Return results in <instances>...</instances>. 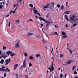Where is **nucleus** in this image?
Returning <instances> with one entry per match:
<instances>
[{"mask_svg":"<svg viewBox=\"0 0 78 78\" xmlns=\"http://www.w3.org/2000/svg\"><path fill=\"white\" fill-rule=\"evenodd\" d=\"M4 77H6V73H5L4 74Z\"/></svg>","mask_w":78,"mask_h":78,"instance_id":"a18cd8bd","label":"nucleus"},{"mask_svg":"<svg viewBox=\"0 0 78 78\" xmlns=\"http://www.w3.org/2000/svg\"><path fill=\"white\" fill-rule=\"evenodd\" d=\"M49 25H50V24H48H48H46V28H47V27H48L49 26Z\"/></svg>","mask_w":78,"mask_h":78,"instance_id":"c85d7f7f","label":"nucleus"},{"mask_svg":"<svg viewBox=\"0 0 78 78\" xmlns=\"http://www.w3.org/2000/svg\"><path fill=\"white\" fill-rule=\"evenodd\" d=\"M3 71H4L5 72H7V70H6L3 69Z\"/></svg>","mask_w":78,"mask_h":78,"instance_id":"de8ad7c7","label":"nucleus"},{"mask_svg":"<svg viewBox=\"0 0 78 78\" xmlns=\"http://www.w3.org/2000/svg\"><path fill=\"white\" fill-rule=\"evenodd\" d=\"M43 24H41V27H43Z\"/></svg>","mask_w":78,"mask_h":78,"instance_id":"052dcab7","label":"nucleus"},{"mask_svg":"<svg viewBox=\"0 0 78 78\" xmlns=\"http://www.w3.org/2000/svg\"><path fill=\"white\" fill-rule=\"evenodd\" d=\"M62 36H64L66 34V33L64 32H62Z\"/></svg>","mask_w":78,"mask_h":78,"instance_id":"4be33fe9","label":"nucleus"},{"mask_svg":"<svg viewBox=\"0 0 78 78\" xmlns=\"http://www.w3.org/2000/svg\"><path fill=\"white\" fill-rule=\"evenodd\" d=\"M51 5H53V6H55V3L53 2H51Z\"/></svg>","mask_w":78,"mask_h":78,"instance_id":"37998d69","label":"nucleus"},{"mask_svg":"<svg viewBox=\"0 0 78 78\" xmlns=\"http://www.w3.org/2000/svg\"><path fill=\"white\" fill-rule=\"evenodd\" d=\"M67 50L69 51V52H70V53L71 54H72V51L70 49H69V48H67Z\"/></svg>","mask_w":78,"mask_h":78,"instance_id":"a211bd4d","label":"nucleus"},{"mask_svg":"<svg viewBox=\"0 0 78 78\" xmlns=\"http://www.w3.org/2000/svg\"><path fill=\"white\" fill-rule=\"evenodd\" d=\"M10 61H11V59H10V58H9V60H8V59H7L5 61V63H6L5 65L6 66V65H7V64H8V63H9V62H10Z\"/></svg>","mask_w":78,"mask_h":78,"instance_id":"20e7f679","label":"nucleus"},{"mask_svg":"<svg viewBox=\"0 0 78 78\" xmlns=\"http://www.w3.org/2000/svg\"><path fill=\"white\" fill-rule=\"evenodd\" d=\"M10 26H11V25L10 24V22H9V27H10Z\"/></svg>","mask_w":78,"mask_h":78,"instance_id":"4d7b16f0","label":"nucleus"},{"mask_svg":"<svg viewBox=\"0 0 78 78\" xmlns=\"http://www.w3.org/2000/svg\"><path fill=\"white\" fill-rule=\"evenodd\" d=\"M66 28H67V27H68V26L67 25V24L66 25Z\"/></svg>","mask_w":78,"mask_h":78,"instance_id":"680f3d73","label":"nucleus"},{"mask_svg":"<svg viewBox=\"0 0 78 78\" xmlns=\"http://www.w3.org/2000/svg\"><path fill=\"white\" fill-rule=\"evenodd\" d=\"M22 0H18L17 1V3H19L20 4V5H21V3L22 2Z\"/></svg>","mask_w":78,"mask_h":78,"instance_id":"412c9836","label":"nucleus"},{"mask_svg":"<svg viewBox=\"0 0 78 78\" xmlns=\"http://www.w3.org/2000/svg\"><path fill=\"white\" fill-rule=\"evenodd\" d=\"M19 3H17V4H15L13 5V7L14 8H15V7H16L15 9H17L18 8V6H19Z\"/></svg>","mask_w":78,"mask_h":78,"instance_id":"9d476101","label":"nucleus"},{"mask_svg":"<svg viewBox=\"0 0 78 78\" xmlns=\"http://www.w3.org/2000/svg\"><path fill=\"white\" fill-rule=\"evenodd\" d=\"M12 53V52H11V51H9L8 52H6V54H7V55H9V54H10V55H11V53Z\"/></svg>","mask_w":78,"mask_h":78,"instance_id":"f3484780","label":"nucleus"},{"mask_svg":"<svg viewBox=\"0 0 78 78\" xmlns=\"http://www.w3.org/2000/svg\"><path fill=\"white\" fill-rule=\"evenodd\" d=\"M65 17L66 19L67 20V21L68 22L69 21H70V20L68 19V17H67V15H66L64 16Z\"/></svg>","mask_w":78,"mask_h":78,"instance_id":"2eb2a0df","label":"nucleus"},{"mask_svg":"<svg viewBox=\"0 0 78 78\" xmlns=\"http://www.w3.org/2000/svg\"><path fill=\"white\" fill-rule=\"evenodd\" d=\"M60 6H61V5H59V4H57V7L58 8H59Z\"/></svg>","mask_w":78,"mask_h":78,"instance_id":"cd10ccee","label":"nucleus"},{"mask_svg":"<svg viewBox=\"0 0 78 78\" xmlns=\"http://www.w3.org/2000/svg\"><path fill=\"white\" fill-rule=\"evenodd\" d=\"M2 54V51H0V55H1Z\"/></svg>","mask_w":78,"mask_h":78,"instance_id":"69168bd1","label":"nucleus"},{"mask_svg":"<svg viewBox=\"0 0 78 78\" xmlns=\"http://www.w3.org/2000/svg\"><path fill=\"white\" fill-rule=\"evenodd\" d=\"M63 76L62 75V74H61V75H60V78H62Z\"/></svg>","mask_w":78,"mask_h":78,"instance_id":"ea45409f","label":"nucleus"},{"mask_svg":"<svg viewBox=\"0 0 78 78\" xmlns=\"http://www.w3.org/2000/svg\"><path fill=\"white\" fill-rule=\"evenodd\" d=\"M6 47H5L4 46H3V50H6Z\"/></svg>","mask_w":78,"mask_h":78,"instance_id":"473e14b6","label":"nucleus"},{"mask_svg":"<svg viewBox=\"0 0 78 78\" xmlns=\"http://www.w3.org/2000/svg\"><path fill=\"white\" fill-rule=\"evenodd\" d=\"M67 35L66 34V35H63V36L62 37V38L63 39H65V38H67Z\"/></svg>","mask_w":78,"mask_h":78,"instance_id":"ddd939ff","label":"nucleus"},{"mask_svg":"<svg viewBox=\"0 0 78 78\" xmlns=\"http://www.w3.org/2000/svg\"><path fill=\"white\" fill-rule=\"evenodd\" d=\"M15 55V54H12L11 53L10 54L11 56H14Z\"/></svg>","mask_w":78,"mask_h":78,"instance_id":"f704fd0d","label":"nucleus"},{"mask_svg":"<svg viewBox=\"0 0 78 78\" xmlns=\"http://www.w3.org/2000/svg\"><path fill=\"white\" fill-rule=\"evenodd\" d=\"M77 24H73V27H75V26H76V25Z\"/></svg>","mask_w":78,"mask_h":78,"instance_id":"49530a36","label":"nucleus"},{"mask_svg":"<svg viewBox=\"0 0 78 78\" xmlns=\"http://www.w3.org/2000/svg\"><path fill=\"white\" fill-rule=\"evenodd\" d=\"M2 67L3 69H5L6 68V67H5V66H2Z\"/></svg>","mask_w":78,"mask_h":78,"instance_id":"864d4df0","label":"nucleus"},{"mask_svg":"<svg viewBox=\"0 0 78 78\" xmlns=\"http://www.w3.org/2000/svg\"><path fill=\"white\" fill-rule=\"evenodd\" d=\"M40 56V55H39V54H37L36 55V56L37 58H38L39 56Z\"/></svg>","mask_w":78,"mask_h":78,"instance_id":"c9c22d12","label":"nucleus"},{"mask_svg":"<svg viewBox=\"0 0 78 78\" xmlns=\"http://www.w3.org/2000/svg\"><path fill=\"white\" fill-rule=\"evenodd\" d=\"M29 22H33V20H32L31 19H30L29 20L27 21V22L28 23Z\"/></svg>","mask_w":78,"mask_h":78,"instance_id":"6ab92c4d","label":"nucleus"},{"mask_svg":"<svg viewBox=\"0 0 78 78\" xmlns=\"http://www.w3.org/2000/svg\"><path fill=\"white\" fill-rule=\"evenodd\" d=\"M2 3L3 5H5V2H3Z\"/></svg>","mask_w":78,"mask_h":78,"instance_id":"e2e57ef3","label":"nucleus"},{"mask_svg":"<svg viewBox=\"0 0 78 78\" xmlns=\"http://www.w3.org/2000/svg\"><path fill=\"white\" fill-rule=\"evenodd\" d=\"M69 13H70V12L69 11L64 12V13L66 14H69Z\"/></svg>","mask_w":78,"mask_h":78,"instance_id":"b1692460","label":"nucleus"},{"mask_svg":"<svg viewBox=\"0 0 78 78\" xmlns=\"http://www.w3.org/2000/svg\"><path fill=\"white\" fill-rule=\"evenodd\" d=\"M35 37L37 38H39V39H41V37L38 34H36L35 35Z\"/></svg>","mask_w":78,"mask_h":78,"instance_id":"4468645a","label":"nucleus"},{"mask_svg":"<svg viewBox=\"0 0 78 78\" xmlns=\"http://www.w3.org/2000/svg\"><path fill=\"white\" fill-rule=\"evenodd\" d=\"M2 5H0V9H2Z\"/></svg>","mask_w":78,"mask_h":78,"instance_id":"8fccbe9b","label":"nucleus"},{"mask_svg":"<svg viewBox=\"0 0 78 78\" xmlns=\"http://www.w3.org/2000/svg\"><path fill=\"white\" fill-rule=\"evenodd\" d=\"M74 78H78V77L76 76Z\"/></svg>","mask_w":78,"mask_h":78,"instance_id":"774afa93","label":"nucleus"},{"mask_svg":"<svg viewBox=\"0 0 78 78\" xmlns=\"http://www.w3.org/2000/svg\"><path fill=\"white\" fill-rule=\"evenodd\" d=\"M74 73H75V74H77V72L76 71L74 72Z\"/></svg>","mask_w":78,"mask_h":78,"instance_id":"09e8293b","label":"nucleus"},{"mask_svg":"<svg viewBox=\"0 0 78 78\" xmlns=\"http://www.w3.org/2000/svg\"><path fill=\"white\" fill-rule=\"evenodd\" d=\"M60 57H61V58H63V57H64V54H60Z\"/></svg>","mask_w":78,"mask_h":78,"instance_id":"a878e982","label":"nucleus"},{"mask_svg":"<svg viewBox=\"0 0 78 78\" xmlns=\"http://www.w3.org/2000/svg\"><path fill=\"white\" fill-rule=\"evenodd\" d=\"M55 34H56V35L58 36V33H57V32H54L51 33V35H52V36H53V35H55Z\"/></svg>","mask_w":78,"mask_h":78,"instance_id":"f8f14e48","label":"nucleus"},{"mask_svg":"<svg viewBox=\"0 0 78 78\" xmlns=\"http://www.w3.org/2000/svg\"><path fill=\"white\" fill-rule=\"evenodd\" d=\"M75 16L74 15H73L72 16V17L71 16H70L69 18V19H71V20H73V22L74 21V19H75Z\"/></svg>","mask_w":78,"mask_h":78,"instance_id":"0eeeda50","label":"nucleus"},{"mask_svg":"<svg viewBox=\"0 0 78 78\" xmlns=\"http://www.w3.org/2000/svg\"><path fill=\"white\" fill-rule=\"evenodd\" d=\"M25 62H26V60L25 59L24 61L23 62V65L21 67L22 68H23V67H26V65H27V64L25 63Z\"/></svg>","mask_w":78,"mask_h":78,"instance_id":"423d86ee","label":"nucleus"},{"mask_svg":"<svg viewBox=\"0 0 78 78\" xmlns=\"http://www.w3.org/2000/svg\"><path fill=\"white\" fill-rule=\"evenodd\" d=\"M29 67H30L31 66H32V64H31V62H30L29 64Z\"/></svg>","mask_w":78,"mask_h":78,"instance_id":"c756f323","label":"nucleus"},{"mask_svg":"<svg viewBox=\"0 0 78 78\" xmlns=\"http://www.w3.org/2000/svg\"><path fill=\"white\" fill-rule=\"evenodd\" d=\"M53 48H51V52H53Z\"/></svg>","mask_w":78,"mask_h":78,"instance_id":"bf43d9fd","label":"nucleus"},{"mask_svg":"<svg viewBox=\"0 0 78 78\" xmlns=\"http://www.w3.org/2000/svg\"><path fill=\"white\" fill-rule=\"evenodd\" d=\"M9 16V15H7L6 16V17H8Z\"/></svg>","mask_w":78,"mask_h":78,"instance_id":"3c124183","label":"nucleus"},{"mask_svg":"<svg viewBox=\"0 0 78 78\" xmlns=\"http://www.w3.org/2000/svg\"><path fill=\"white\" fill-rule=\"evenodd\" d=\"M16 22H19V20H17L16 21Z\"/></svg>","mask_w":78,"mask_h":78,"instance_id":"5fc2aeb1","label":"nucleus"},{"mask_svg":"<svg viewBox=\"0 0 78 78\" xmlns=\"http://www.w3.org/2000/svg\"><path fill=\"white\" fill-rule=\"evenodd\" d=\"M64 5H62L61 7V9L62 10H64Z\"/></svg>","mask_w":78,"mask_h":78,"instance_id":"2f4dec72","label":"nucleus"},{"mask_svg":"<svg viewBox=\"0 0 78 78\" xmlns=\"http://www.w3.org/2000/svg\"><path fill=\"white\" fill-rule=\"evenodd\" d=\"M29 6L31 8H33V5L31 4H30L29 5Z\"/></svg>","mask_w":78,"mask_h":78,"instance_id":"7c9ffc66","label":"nucleus"},{"mask_svg":"<svg viewBox=\"0 0 78 78\" xmlns=\"http://www.w3.org/2000/svg\"><path fill=\"white\" fill-rule=\"evenodd\" d=\"M34 33L32 32H29L27 34V36H33L34 34Z\"/></svg>","mask_w":78,"mask_h":78,"instance_id":"6e6552de","label":"nucleus"},{"mask_svg":"<svg viewBox=\"0 0 78 78\" xmlns=\"http://www.w3.org/2000/svg\"><path fill=\"white\" fill-rule=\"evenodd\" d=\"M35 17L37 19H38V17L37 16H35Z\"/></svg>","mask_w":78,"mask_h":78,"instance_id":"6e6d98bb","label":"nucleus"},{"mask_svg":"<svg viewBox=\"0 0 78 78\" xmlns=\"http://www.w3.org/2000/svg\"><path fill=\"white\" fill-rule=\"evenodd\" d=\"M76 20H78V19L77 18H76L75 20H74L73 22H76Z\"/></svg>","mask_w":78,"mask_h":78,"instance_id":"a19ab883","label":"nucleus"},{"mask_svg":"<svg viewBox=\"0 0 78 78\" xmlns=\"http://www.w3.org/2000/svg\"><path fill=\"white\" fill-rule=\"evenodd\" d=\"M33 10L34 11V13H35V14H38L39 16H41V15L40 13H38V11L36 10V9L35 7H34L33 8Z\"/></svg>","mask_w":78,"mask_h":78,"instance_id":"f257e3e1","label":"nucleus"},{"mask_svg":"<svg viewBox=\"0 0 78 78\" xmlns=\"http://www.w3.org/2000/svg\"><path fill=\"white\" fill-rule=\"evenodd\" d=\"M18 66V64H17L16 65H14V70H16V68Z\"/></svg>","mask_w":78,"mask_h":78,"instance_id":"dca6fc26","label":"nucleus"},{"mask_svg":"<svg viewBox=\"0 0 78 78\" xmlns=\"http://www.w3.org/2000/svg\"><path fill=\"white\" fill-rule=\"evenodd\" d=\"M16 9H15L14 10V11H13V12H12V13H16Z\"/></svg>","mask_w":78,"mask_h":78,"instance_id":"58836bf2","label":"nucleus"},{"mask_svg":"<svg viewBox=\"0 0 78 78\" xmlns=\"http://www.w3.org/2000/svg\"><path fill=\"white\" fill-rule=\"evenodd\" d=\"M12 12V11H11L10 14H11Z\"/></svg>","mask_w":78,"mask_h":78,"instance_id":"338daca9","label":"nucleus"},{"mask_svg":"<svg viewBox=\"0 0 78 78\" xmlns=\"http://www.w3.org/2000/svg\"><path fill=\"white\" fill-rule=\"evenodd\" d=\"M0 70L1 71H3V69L2 68H0Z\"/></svg>","mask_w":78,"mask_h":78,"instance_id":"c03bdc74","label":"nucleus"},{"mask_svg":"<svg viewBox=\"0 0 78 78\" xmlns=\"http://www.w3.org/2000/svg\"><path fill=\"white\" fill-rule=\"evenodd\" d=\"M4 62V60H3V59H1V61H0V64H3Z\"/></svg>","mask_w":78,"mask_h":78,"instance_id":"aec40b11","label":"nucleus"},{"mask_svg":"<svg viewBox=\"0 0 78 78\" xmlns=\"http://www.w3.org/2000/svg\"><path fill=\"white\" fill-rule=\"evenodd\" d=\"M24 56H25L26 57H27V56H28V55H27V54L26 53H24Z\"/></svg>","mask_w":78,"mask_h":78,"instance_id":"e433bc0d","label":"nucleus"},{"mask_svg":"<svg viewBox=\"0 0 78 78\" xmlns=\"http://www.w3.org/2000/svg\"><path fill=\"white\" fill-rule=\"evenodd\" d=\"M42 42H43V43H45V41H44V40H42Z\"/></svg>","mask_w":78,"mask_h":78,"instance_id":"603ef678","label":"nucleus"},{"mask_svg":"<svg viewBox=\"0 0 78 78\" xmlns=\"http://www.w3.org/2000/svg\"><path fill=\"white\" fill-rule=\"evenodd\" d=\"M54 6L53 5H51L50 6V7H49V8H54Z\"/></svg>","mask_w":78,"mask_h":78,"instance_id":"bb28decb","label":"nucleus"},{"mask_svg":"<svg viewBox=\"0 0 78 78\" xmlns=\"http://www.w3.org/2000/svg\"><path fill=\"white\" fill-rule=\"evenodd\" d=\"M50 5V4H47L46 5H44V8H47L48 7H49L48 6Z\"/></svg>","mask_w":78,"mask_h":78,"instance_id":"9b49d317","label":"nucleus"},{"mask_svg":"<svg viewBox=\"0 0 78 78\" xmlns=\"http://www.w3.org/2000/svg\"><path fill=\"white\" fill-rule=\"evenodd\" d=\"M54 26L55 27V28H58V27H59L57 25H55Z\"/></svg>","mask_w":78,"mask_h":78,"instance_id":"79ce46f5","label":"nucleus"},{"mask_svg":"<svg viewBox=\"0 0 78 78\" xmlns=\"http://www.w3.org/2000/svg\"><path fill=\"white\" fill-rule=\"evenodd\" d=\"M72 62V60H70L68 62H67L66 63L68 64H70V62Z\"/></svg>","mask_w":78,"mask_h":78,"instance_id":"393cba45","label":"nucleus"},{"mask_svg":"<svg viewBox=\"0 0 78 78\" xmlns=\"http://www.w3.org/2000/svg\"><path fill=\"white\" fill-rule=\"evenodd\" d=\"M53 64H52L51 65V69L50 67H49L48 69L50 70H54V67H53Z\"/></svg>","mask_w":78,"mask_h":78,"instance_id":"1a4fd4ad","label":"nucleus"},{"mask_svg":"<svg viewBox=\"0 0 78 78\" xmlns=\"http://www.w3.org/2000/svg\"><path fill=\"white\" fill-rule=\"evenodd\" d=\"M34 58L32 57V56H30L29 58V59H30L31 60H32V59H33Z\"/></svg>","mask_w":78,"mask_h":78,"instance_id":"5701e85b","label":"nucleus"},{"mask_svg":"<svg viewBox=\"0 0 78 78\" xmlns=\"http://www.w3.org/2000/svg\"><path fill=\"white\" fill-rule=\"evenodd\" d=\"M67 4H68V2H66V6H67Z\"/></svg>","mask_w":78,"mask_h":78,"instance_id":"13d9d810","label":"nucleus"},{"mask_svg":"<svg viewBox=\"0 0 78 78\" xmlns=\"http://www.w3.org/2000/svg\"><path fill=\"white\" fill-rule=\"evenodd\" d=\"M39 19L40 20H43V21L45 22L46 23H51L49 22H48L45 20V19H44V18L42 17H39Z\"/></svg>","mask_w":78,"mask_h":78,"instance_id":"f03ea898","label":"nucleus"},{"mask_svg":"<svg viewBox=\"0 0 78 78\" xmlns=\"http://www.w3.org/2000/svg\"><path fill=\"white\" fill-rule=\"evenodd\" d=\"M6 69L8 71V72H10V70L8 68H6Z\"/></svg>","mask_w":78,"mask_h":78,"instance_id":"4c0bfd02","label":"nucleus"},{"mask_svg":"<svg viewBox=\"0 0 78 78\" xmlns=\"http://www.w3.org/2000/svg\"><path fill=\"white\" fill-rule=\"evenodd\" d=\"M19 43H20V41H18L15 44V47L16 48H19Z\"/></svg>","mask_w":78,"mask_h":78,"instance_id":"7ed1b4c3","label":"nucleus"},{"mask_svg":"<svg viewBox=\"0 0 78 78\" xmlns=\"http://www.w3.org/2000/svg\"><path fill=\"white\" fill-rule=\"evenodd\" d=\"M25 76H26V78H28V76L27 75H25Z\"/></svg>","mask_w":78,"mask_h":78,"instance_id":"0e129e2a","label":"nucleus"},{"mask_svg":"<svg viewBox=\"0 0 78 78\" xmlns=\"http://www.w3.org/2000/svg\"><path fill=\"white\" fill-rule=\"evenodd\" d=\"M76 67V66H73L72 68V70H74V69H75Z\"/></svg>","mask_w":78,"mask_h":78,"instance_id":"72a5a7b5","label":"nucleus"},{"mask_svg":"<svg viewBox=\"0 0 78 78\" xmlns=\"http://www.w3.org/2000/svg\"><path fill=\"white\" fill-rule=\"evenodd\" d=\"M6 56L5 55L3 54H2L1 56L0 57V59H2V58H4V59H6Z\"/></svg>","mask_w":78,"mask_h":78,"instance_id":"39448f33","label":"nucleus"}]
</instances>
